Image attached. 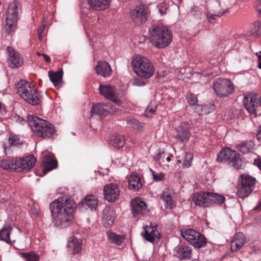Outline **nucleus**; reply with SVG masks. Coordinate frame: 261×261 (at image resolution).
Masks as SVG:
<instances>
[{
  "label": "nucleus",
  "mask_w": 261,
  "mask_h": 261,
  "mask_svg": "<svg viewBox=\"0 0 261 261\" xmlns=\"http://www.w3.org/2000/svg\"><path fill=\"white\" fill-rule=\"evenodd\" d=\"M213 88L216 94L220 97H227L234 91L233 83L226 79H216L213 82Z\"/></svg>",
  "instance_id": "9"
},
{
  "label": "nucleus",
  "mask_w": 261,
  "mask_h": 261,
  "mask_svg": "<svg viewBox=\"0 0 261 261\" xmlns=\"http://www.w3.org/2000/svg\"><path fill=\"white\" fill-rule=\"evenodd\" d=\"M159 11L161 15L165 14L168 10V7L165 3L161 4L158 6Z\"/></svg>",
  "instance_id": "49"
},
{
  "label": "nucleus",
  "mask_w": 261,
  "mask_h": 261,
  "mask_svg": "<svg viewBox=\"0 0 261 261\" xmlns=\"http://www.w3.org/2000/svg\"><path fill=\"white\" fill-rule=\"evenodd\" d=\"M20 162L19 172L23 170H28L32 168L35 164L36 160L33 155H30L23 158H19Z\"/></svg>",
  "instance_id": "28"
},
{
  "label": "nucleus",
  "mask_w": 261,
  "mask_h": 261,
  "mask_svg": "<svg viewBox=\"0 0 261 261\" xmlns=\"http://www.w3.org/2000/svg\"><path fill=\"white\" fill-rule=\"evenodd\" d=\"M144 232L141 233L144 239L150 243H153L155 240H159L161 235L157 230V225H153L152 223L143 227Z\"/></svg>",
  "instance_id": "12"
},
{
  "label": "nucleus",
  "mask_w": 261,
  "mask_h": 261,
  "mask_svg": "<svg viewBox=\"0 0 261 261\" xmlns=\"http://www.w3.org/2000/svg\"><path fill=\"white\" fill-rule=\"evenodd\" d=\"M175 193L172 189L167 188L163 190L161 199L163 201L166 208L171 210L175 207Z\"/></svg>",
  "instance_id": "13"
},
{
  "label": "nucleus",
  "mask_w": 261,
  "mask_h": 261,
  "mask_svg": "<svg viewBox=\"0 0 261 261\" xmlns=\"http://www.w3.org/2000/svg\"><path fill=\"white\" fill-rule=\"evenodd\" d=\"M108 240L111 243L120 246L124 240L123 236L117 234L114 232L108 231L107 233Z\"/></svg>",
  "instance_id": "36"
},
{
  "label": "nucleus",
  "mask_w": 261,
  "mask_h": 261,
  "mask_svg": "<svg viewBox=\"0 0 261 261\" xmlns=\"http://www.w3.org/2000/svg\"><path fill=\"white\" fill-rule=\"evenodd\" d=\"M37 54L38 56H42V55H41L42 54H41V53H37Z\"/></svg>",
  "instance_id": "62"
},
{
  "label": "nucleus",
  "mask_w": 261,
  "mask_h": 261,
  "mask_svg": "<svg viewBox=\"0 0 261 261\" xmlns=\"http://www.w3.org/2000/svg\"><path fill=\"white\" fill-rule=\"evenodd\" d=\"M95 71L98 75L105 77L110 76L112 71L110 65L106 61H99L96 67Z\"/></svg>",
  "instance_id": "23"
},
{
  "label": "nucleus",
  "mask_w": 261,
  "mask_h": 261,
  "mask_svg": "<svg viewBox=\"0 0 261 261\" xmlns=\"http://www.w3.org/2000/svg\"><path fill=\"white\" fill-rule=\"evenodd\" d=\"M209 192L196 193L193 197V202L196 205L206 207L209 206Z\"/></svg>",
  "instance_id": "19"
},
{
  "label": "nucleus",
  "mask_w": 261,
  "mask_h": 261,
  "mask_svg": "<svg viewBox=\"0 0 261 261\" xmlns=\"http://www.w3.org/2000/svg\"><path fill=\"white\" fill-rule=\"evenodd\" d=\"M254 147V143L250 140L244 141L237 145L238 149L245 154L252 151Z\"/></svg>",
  "instance_id": "34"
},
{
  "label": "nucleus",
  "mask_w": 261,
  "mask_h": 261,
  "mask_svg": "<svg viewBox=\"0 0 261 261\" xmlns=\"http://www.w3.org/2000/svg\"><path fill=\"white\" fill-rule=\"evenodd\" d=\"M80 204L82 208L86 210H95L97 206L98 200L93 195H87L80 202Z\"/></svg>",
  "instance_id": "22"
},
{
  "label": "nucleus",
  "mask_w": 261,
  "mask_h": 261,
  "mask_svg": "<svg viewBox=\"0 0 261 261\" xmlns=\"http://www.w3.org/2000/svg\"><path fill=\"white\" fill-rule=\"evenodd\" d=\"M241 181L244 182V185L247 188L252 192L254 188L256 179L254 177L248 174H243L241 175Z\"/></svg>",
  "instance_id": "37"
},
{
  "label": "nucleus",
  "mask_w": 261,
  "mask_h": 261,
  "mask_svg": "<svg viewBox=\"0 0 261 261\" xmlns=\"http://www.w3.org/2000/svg\"><path fill=\"white\" fill-rule=\"evenodd\" d=\"M186 159L185 160L183 163V167L185 168H189L191 165L192 160L193 159V157L191 154L188 153L186 154Z\"/></svg>",
  "instance_id": "47"
},
{
  "label": "nucleus",
  "mask_w": 261,
  "mask_h": 261,
  "mask_svg": "<svg viewBox=\"0 0 261 261\" xmlns=\"http://www.w3.org/2000/svg\"><path fill=\"white\" fill-rule=\"evenodd\" d=\"M252 35L257 37L261 36V21L253 22L250 27Z\"/></svg>",
  "instance_id": "39"
},
{
  "label": "nucleus",
  "mask_w": 261,
  "mask_h": 261,
  "mask_svg": "<svg viewBox=\"0 0 261 261\" xmlns=\"http://www.w3.org/2000/svg\"><path fill=\"white\" fill-rule=\"evenodd\" d=\"M131 18L134 22L141 24L146 20L148 14V9L143 6H139L130 12Z\"/></svg>",
  "instance_id": "11"
},
{
  "label": "nucleus",
  "mask_w": 261,
  "mask_h": 261,
  "mask_svg": "<svg viewBox=\"0 0 261 261\" xmlns=\"http://www.w3.org/2000/svg\"><path fill=\"white\" fill-rule=\"evenodd\" d=\"M9 143L11 146L17 145L19 144V139L17 136L11 135L9 138Z\"/></svg>",
  "instance_id": "48"
},
{
  "label": "nucleus",
  "mask_w": 261,
  "mask_h": 261,
  "mask_svg": "<svg viewBox=\"0 0 261 261\" xmlns=\"http://www.w3.org/2000/svg\"><path fill=\"white\" fill-rule=\"evenodd\" d=\"M115 212L113 208H106L103 211L101 223L105 227H109L113 225L114 221Z\"/></svg>",
  "instance_id": "20"
},
{
  "label": "nucleus",
  "mask_w": 261,
  "mask_h": 261,
  "mask_svg": "<svg viewBox=\"0 0 261 261\" xmlns=\"http://www.w3.org/2000/svg\"><path fill=\"white\" fill-rule=\"evenodd\" d=\"M12 230V227L9 224H5L3 228L0 230V239L7 243L11 242L10 234Z\"/></svg>",
  "instance_id": "35"
},
{
  "label": "nucleus",
  "mask_w": 261,
  "mask_h": 261,
  "mask_svg": "<svg viewBox=\"0 0 261 261\" xmlns=\"http://www.w3.org/2000/svg\"><path fill=\"white\" fill-rule=\"evenodd\" d=\"M256 138L258 141L261 142V125L258 126V130L256 134ZM254 164L261 170V159H255Z\"/></svg>",
  "instance_id": "44"
},
{
  "label": "nucleus",
  "mask_w": 261,
  "mask_h": 261,
  "mask_svg": "<svg viewBox=\"0 0 261 261\" xmlns=\"http://www.w3.org/2000/svg\"><path fill=\"white\" fill-rule=\"evenodd\" d=\"M128 185V188L135 192L139 191L142 187L141 178L136 173H132L129 175Z\"/></svg>",
  "instance_id": "25"
},
{
  "label": "nucleus",
  "mask_w": 261,
  "mask_h": 261,
  "mask_svg": "<svg viewBox=\"0 0 261 261\" xmlns=\"http://www.w3.org/2000/svg\"><path fill=\"white\" fill-rule=\"evenodd\" d=\"M76 207L75 202L66 196L59 197L52 202L49 208L55 225L60 228L69 226L73 219V213Z\"/></svg>",
  "instance_id": "1"
},
{
  "label": "nucleus",
  "mask_w": 261,
  "mask_h": 261,
  "mask_svg": "<svg viewBox=\"0 0 261 261\" xmlns=\"http://www.w3.org/2000/svg\"><path fill=\"white\" fill-rule=\"evenodd\" d=\"M17 92L28 103L35 106L41 102V95L37 89L31 87V83L25 80H20L17 85Z\"/></svg>",
  "instance_id": "5"
},
{
  "label": "nucleus",
  "mask_w": 261,
  "mask_h": 261,
  "mask_svg": "<svg viewBox=\"0 0 261 261\" xmlns=\"http://www.w3.org/2000/svg\"><path fill=\"white\" fill-rule=\"evenodd\" d=\"M7 50L9 53V66L13 68H18L21 66L23 63V60L20 54L18 52L15 51L11 47H8Z\"/></svg>",
  "instance_id": "14"
},
{
  "label": "nucleus",
  "mask_w": 261,
  "mask_h": 261,
  "mask_svg": "<svg viewBox=\"0 0 261 261\" xmlns=\"http://www.w3.org/2000/svg\"><path fill=\"white\" fill-rule=\"evenodd\" d=\"M243 105L249 113H256L257 107L256 94L249 93L245 95L243 98Z\"/></svg>",
  "instance_id": "16"
},
{
  "label": "nucleus",
  "mask_w": 261,
  "mask_h": 261,
  "mask_svg": "<svg viewBox=\"0 0 261 261\" xmlns=\"http://www.w3.org/2000/svg\"><path fill=\"white\" fill-rule=\"evenodd\" d=\"M21 256L25 259V261H39L40 256L34 252L21 253Z\"/></svg>",
  "instance_id": "42"
},
{
  "label": "nucleus",
  "mask_w": 261,
  "mask_h": 261,
  "mask_svg": "<svg viewBox=\"0 0 261 261\" xmlns=\"http://www.w3.org/2000/svg\"><path fill=\"white\" fill-rule=\"evenodd\" d=\"M45 28V25L44 24H42L38 29V35L39 40L42 39V33L44 31Z\"/></svg>",
  "instance_id": "51"
},
{
  "label": "nucleus",
  "mask_w": 261,
  "mask_h": 261,
  "mask_svg": "<svg viewBox=\"0 0 261 261\" xmlns=\"http://www.w3.org/2000/svg\"><path fill=\"white\" fill-rule=\"evenodd\" d=\"M0 166L5 169L19 172L20 162L19 158H11L0 160Z\"/></svg>",
  "instance_id": "18"
},
{
  "label": "nucleus",
  "mask_w": 261,
  "mask_h": 261,
  "mask_svg": "<svg viewBox=\"0 0 261 261\" xmlns=\"http://www.w3.org/2000/svg\"><path fill=\"white\" fill-rule=\"evenodd\" d=\"M68 251L72 254H79L82 250V242L75 238H73L67 244Z\"/></svg>",
  "instance_id": "31"
},
{
  "label": "nucleus",
  "mask_w": 261,
  "mask_h": 261,
  "mask_svg": "<svg viewBox=\"0 0 261 261\" xmlns=\"http://www.w3.org/2000/svg\"><path fill=\"white\" fill-rule=\"evenodd\" d=\"M108 105H104L101 103L93 104L91 111V117L99 119L105 117L108 113Z\"/></svg>",
  "instance_id": "15"
},
{
  "label": "nucleus",
  "mask_w": 261,
  "mask_h": 261,
  "mask_svg": "<svg viewBox=\"0 0 261 261\" xmlns=\"http://www.w3.org/2000/svg\"><path fill=\"white\" fill-rule=\"evenodd\" d=\"M256 55L258 57L259 63L258 64L257 67L259 69H261V51L256 53Z\"/></svg>",
  "instance_id": "54"
},
{
  "label": "nucleus",
  "mask_w": 261,
  "mask_h": 261,
  "mask_svg": "<svg viewBox=\"0 0 261 261\" xmlns=\"http://www.w3.org/2000/svg\"><path fill=\"white\" fill-rule=\"evenodd\" d=\"M245 241L246 239L243 233H236L231 242V250L233 252L239 250L243 246Z\"/></svg>",
  "instance_id": "27"
},
{
  "label": "nucleus",
  "mask_w": 261,
  "mask_h": 261,
  "mask_svg": "<svg viewBox=\"0 0 261 261\" xmlns=\"http://www.w3.org/2000/svg\"><path fill=\"white\" fill-rule=\"evenodd\" d=\"M150 170L152 173V175L153 176V179L154 180L159 181H161L164 179V178L165 177L164 174L161 173V172L156 173L154 171H153L151 169H150Z\"/></svg>",
  "instance_id": "46"
},
{
  "label": "nucleus",
  "mask_w": 261,
  "mask_h": 261,
  "mask_svg": "<svg viewBox=\"0 0 261 261\" xmlns=\"http://www.w3.org/2000/svg\"><path fill=\"white\" fill-rule=\"evenodd\" d=\"M182 237L194 247L200 248L206 245V239L203 234L195 229L189 228L181 230Z\"/></svg>",
  "instance_id": "8"
},
{
  "label": "nucleus",
  "mask_w": 261,
  "mask_h": 261,
  "mask_svg": "<svg viewBox=\"0 0 261 261\" xmlns=\"http://www.w3.org/2000/svg\"><path fill=\"white\" fill-rule=\"evenodd\" d=\"M227 8L222 9L221 11H215L214 13H208L207 15V18L210 22H213L215 20V17H220L222 15H223L226 12Z\"/></svg>",
  "instance_id": "43"
},
{
  "label": "nucleus",
  "mask_w": 261,
  "mask_h": 261,
  "mask_svg": "<svg viewBox=\"0 0 261 261\" xmlns=\"http://www.w3.org/2000/svg\"><path fill=\"white\" fill-rule=\"evenodd\" d=\"M99 93L107 99H110L115 103L119 105L120 101L115 98V92L114 87L110 85L100 84L99 87Z\"/></svg>",
  "instance_id": "17"
},
{
  "label": "nucleus",
  "mask_w": 261,
  "mask_h": 261,
  "mask_svg": "<svg viewBox=\"0 0 261 261\" xmlns=\"http://www.w3.org/2000/svg\"><path fill=\"white\" fill-rule=\"evenodd\" d=\"M44 169L42 171L44 174L48 171L55 169L57 167V162L51 156H46L43 160Z\"/></svg>",
  "instance_id": "30"
},
{
  "label": "nucleus",
  "mask_w": 261,
  "mask_h": 261,
  "mask_svg": "<svg viewBox=\"0 0 261 261\" xmlns=\"http://www.w3.org/2000/svg\"><path fill=\"white\" fill-rule=\"evenodd\" d=\"M131 63L133 71L142 78L149 79L154 73L155 68L153 63L144 56H134Z\"/></svg>",
  "instance_id": "4"
},
{
  "label": "nucleus",
  "mask_w": 261,
  "mask_h": 261,
  "mask_svg": "<svg viewBox=\"0 0 261 261\" xmlns=\"http://www.w3.org/2000/svg\"><path fill=\"white\" fill-rule=\"evenodd\" d=\"M223 0H219L218 4L219 6H221L222 8H223V6L222 5L224 3V2L222 1Z\"/></svg>",
  "instance_id": "60"
},
{
  "label": "nucleus",
  "mask_w": 261,
  "mask_h": 261,
  "mask_svg": "<svg viewBox=\"0 0 261 261\" xmlns=\"http://www.w3.org/2000/svg\"><path fill=\"white\" fill-rule=\"evenodd\" d=\"M164 153V151L163 150H159L156 155L155 156V159L156 161L160 160L162 157V154Z\"/></svg>",
  "instance_id": "53"
},
{
  "label": "nucleus",
  "mask_w": 261,
  "mask_h": 261,
  "mask_svg": "<svg viewBox=\"0 0 261 261\" xmlns=\"http://www.w3.org/2000/svg\"><path fill=\"white\" fill-rule=\"evenodd\" d=\"M256 8L258 13L261 15V2L256 5Z\"/></svg>",
  "instance_id": "57"
},
{
  "label": "nucleus",
  "mask_w": 261,
  "mask_h": 261,
  "mask_svg": "<svg viewBox=\"0 0 261 261\" xmlns=\"http://www.w3.org/2000/svg\"><path fill=\"white\" fill-rule=\"evenodd\" d=\"M127 124L136 129H139L142 127L141 124L136 119L132 117H127L125 119Z\"/></svg>",
  "instance_id": "41"
},
{
  "label": "nucleus",
  "mask_w": 261,
  "mask_h": 261,
  "mask_svg": "<svg viewBox=\"0 0 261 261\" xmlns=\"http://www.w3.org/2000/svg\"><path fill=\"white\" fill-rule=\"evenodd\" d=\"M177 253L181 259H190L192 257V249L186 245H181L177 247Z\"/></svg>",
  "instance_id": "29"
},
{
  "label": "nucleus",
  "mask_w": 261,
  "mask_h": 261,
  "mask_svg": "<svg viewBox=\"0 0 261 261\" xmlns=\"http://www.w3.org/2000/svg\"><path fill=\"white\" fill-rule=\"evenodd\" d=\"M105 199L109 202H115L120 195L119 186L114 183L106 184L103 188Z\"/></svg>",
  "instance_id": "10"
},
{
  "label": "nucleus",
  "mask_w": 261,
  "mask_h": 261,
  "mask_svg": "<svg viewBox=\"0 0 261 261\" xmlns=\"http://www.w3.org/2000/svg\"><path fill=\"white\" fill-rule=\"evenodd\" d=\"M48 76L50 80L54 84L55 87H61L62 79V71H57L52 72L51 71L48 72Z\"/></svg>",
  "instance_id": "32"
},
{
  "label": "nucleus",
  "mask_w": 261,
  "mask_h": 261,
  "mask_svg": "<svg viewBox=\"0 0 261 261\" xmlns=\"http://www.w3.org/2000/svg\"><path fill=\"white\" fill-rule=\"evenodd\" d=\"M187 100L190 105H195L197 102V96L192 93H189L187 94Z\"/></svg>",
  "instance_id": "45"
},
{
  "label": "nucleus",
  "mask_w": 261,
  "mask_h": 261,
  "mask_svg": "<svg viewBox=\"0 0 261 261\" xmlns=\"http://www.w3.org/2000/svg\"><path fill=\"white\" fill-rule=\"evenodd\" d=\"M217 160L219 162L227 163L234 169H241L243 163L240 154L230 148L222 149L217 155Z\"/></svg>",
  "instance_id": "6"
},
{
  "label": "nucleus",
  "mask_w": 261,
  "mask_h": 261,
  "mask_svg": "<svg viewBox=\"0 0 261 261\" xmlns=\"http://www.w3.org/2000/svg\"><path fill=\"white\" fill-rule=\"evenodd\" d=\"M112 145L117 148L122 147L125 144V139L123 136H116L114 139L111 141Z\"/></svg>",
  "instance_id": "40"
},
{
  "label": "nucleus",
  "mask_w": 261,
  "mask_h": 261,
  "mask_svg": "<svg viewBox=\"0 0 261 261\" xmlns=\"http://www.w3.org/2000/svg\"><path fill=\"white\" fill-rule=\"evenodd\" d=\"M149 40L152 45L158 48L168 46L172 40V33L162 24L153 25L149 29Z\"/></svg>",
  "instance_id": "2"
},
{
  "label": "nucleus",
  "mask_w": 261,
  "mask_h": 261,
  "mask_svg": "<svg viewBox=\"0 0 261 261\" xmlns=\"http://www.w3.org/2000/svg\"><path fill=\"white\" fill-rule=\"evenodd\" d=\"M176 138L181 142L187 141L190 136L189 126L185 123H181L179 127L176 128Z\"/></svg>",
  "instance_id": "26"
},
{
  "label": "nucleus",
  "mask_w": 261,
  "mask_h": 261,
  "mask_svg": "<svg viewBox=\"0 0 261 261\" xmlns=\"http://www.w3.org/2000/svg\"><path fill=\"white\" fill-rule=\"evenodd\" d=\"M111 3V0H88L90 7L96 11H103L108 9Z\"/></svg>",
  "instance_id": "24"
},
{
  "label": "nucleus",
  "mask_w": 261,
  "mask_h": 261,
  "mask_svg": "<svg viewBox=\"0 0 261 261\" xmlns=\"http://www.w3.org/2000/svg\"><path fill=\"white\" fill-rule=\"evenodd\" d=\"M195 9L196 13L195 14H193V15H194L195 16V17L197 18H201L202 15L201 12L197 10L196 8H195Z\"/></svg>",
  "instance_id": "55"
},
{
  "label": "nucleus",
  "mask_w": 261,
  "mask_h": 261,
  "mask_svg": "<svg viewBox=\"0 0 261 261\" xmlns=\"http://www.w3.org/2000/svg\"><path fill=\"white\" fill-rule=\"evenodd\" d=\"M21 4L19 0H14L10 4L6 13V25L5 32L9 34L14 30L17 22L18 13L21 10Z\"/></svg>",
  "instance_id": "7"
},
{
  "label": "nucleus",
  "mask_w": 261,
  "mask_h": 261,
  "mask_svg": "<svg viewBox=\"0 0 261 261\" xmlns=\"http://www.w3.org/2000/svg\"><path fill=\"white\" fill-rule=\"evenodd\" d=\"M132 84L135 86H143L146 85V83L138 78H136L133 81Z\"/></svg>",
  "instance_id": "50"
},
{
  "label": "nucleus",
  "mask_w": 261,
  "mask_h": 261,
  "mask_svg": "<svg viewBox=\"0 0 261 261\" xmlns=\"http://www.w3.org/2000/svg\"><path fill=\"white\" fill-rule=\"evenodd\" d=\"M177 162H179V163H181V161L179 160H178Z\"/></svg>",
  "instance_id": "63"
},
{
  "label": "nucleus",
  "mask_w": 261,
  "mask_h": 261,
  "mask_svg": "<svg viewBox=\"0 0 261 261\" xmlns=\"http://www.w3.org/2000/svg\"><path fill=\"white\" fill-rule=\"evenodd\" d=\"M251 192L252 191L250 190V189L247 188V187L244 185V182L241 181V184L238 185L237 195L239 197L243 199L248 197Z\"/></svg>",
  "instance_id": "38"
},
{
  "label": "nucleus",
  "mask_w": 261,
  "mask_h": 261,
  "mask_svg": "<svg viewBox=\"0 0 261 261\" xmlns=\"http://www.w3.org/2000/svg\"><path fill=\"white\" fill-rule=\"evenodd\" d=\"M155 110H156V106H153V107H152L151 106L149 105L146 108V112L153 113Z\"/></svg>",
  "instance_id": "52"
},
{
  "label": "nucleus",
  "mask_w": 261,
  "mask_h": 261,
  "mask_svg": "<svg viewBox=\"0 0 261 261\" xmlns=\"http://www.w3.org/2000/svg\"><path fill=\"white\" fill-rule=\"evenodd\" d=\"M171 1L175 5H178V4H180V3L182 2V0H171Z\"/></svg>",
  "instance_id": "59"
},
{
  "label": "nucleus",
  "mask_w": 261,
  "mask_h": 261,
  "mask_svg": "<svg viewBox=\"0 0 261 261\" xmlns=\"http://www.w3.org/2000/svg\"><path fill=\"white\" fill-rule=\"evenodd\" d=\"M28 121L32 131L38 137L50 139L56 135L54 126L46 120L33 115H28Z\"/></svg>",
  "instance_id": "3"
},
{
  "label": "nucleus",
  "mask_w": 261,
  "mask_h": 261,
  "mask_svg": "<svg viewBox=\"0 0 261 261\" xmlns=\"http://www.w3.org/2000/svg\"><path fill=\"white\" fill-rule=\"evenodd\" d=\"M130 205L132 213L135 216L142 214L146 211V204L139 198H136L132 200Z\"/></svg>",
  "instance_id": "21"
},
{
  "label": "nucleus",
  "mask_w": 261,
  "mask_h": 261,
  "mask_svg": "<svg viewBox=\"0 0 261 261\" xmlns=\"http://www.w3.org/2000/svg\"><path fill=\"white\" fill-rule=\"evenodd\" d=\"M255 211H261V201L258 202V204L254 208Z\"/></svg>",
  "instance_id": "58"
},
{
  "label": "nucleus",
  "mask_w": 261,
  "mask_h": 261,
  "mask_svg": "<svg viewBox=\"0 0 261 261\" xmlns=\"http://www.w3.org/2000/svg\"><path fill=\"white\" fill-rule=\"evenodd\" d=\"M166 160L168 162H170L171 161V158L170 156H168L167 158H166Z\"/></svg>",
  "instance_id": "61"
},
{
  "label": "nucleus",
  "mask_w": 261,
  "mask_h": 261,
  "mask_svg": "<svg viewBox=\"0 0 261 261\" xmlns=\"http://www.w3.org/2000/svg\"><path fill=\"white\" fill-rule=\"evenodd\" d=\"M41 55L44 57V59L46 62L49 63L50 62V58L49 56L44 54H42Z\"/></svg>",
  "instance_id": "56"
},
{
  "label": "nucleus",
  "mask_w": 261,
  "mask_h": 261,
  "mask_svg": "<svg viewBox=\"0 0 261 261\" xmlns=\"http://www.w3.org/2000/svg\"><path fill=\"white\" fill-rule=\"evenodd\" d=\"M225 197L221 194L209 192V206L213 204H221L225 201Z\"/></svg>",
  "instance_id": "33"
}]
</instances>
